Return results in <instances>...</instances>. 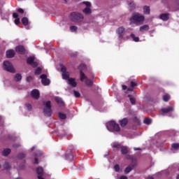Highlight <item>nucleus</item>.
I'll use <instances>...</instances> for the list:
<instances>
[{"mask_svg":"<svg viewBox=\"0 0 179 179\" xmlns=\"http://www.w3.org/2000/svg\"><path fill=\"white\" fill-rule=\"evenodd\" d=\"M69 19L71 22H75L76 23H81V22H83L85 17L82 13L73 12L70 14Z\"/></svg>","mask_w":179,"mask_h":179,"instance_id":"obj_1","label":"nucleus"},{"mask_svg":"<svg viewBox=\"0 0 179 179\" xmlns=\"http://www.w3.org/2000/svg\"><path fill=\"white\" fill-rule=\"evenodd\" d=\"M43 114L45 117H51L52 115V110L51 109V101H44Z\"/></svg>","mask_w":179,"mask_h":179,"instance_id":"obj_2","label":"nucleus"},{"mask_svg":"<svg viewBox=\"0 0 179 179\" xmlns=\"http://www.w3.org/2000/svg\"><path fill=\"white\" fill-rule=\"evenodd\" d=\"M108 125L107 126V129L109 131H115V132H120L121 131V127H120V124H118L115 121L111 120L108 122Z\"/></svg>","mask_w":179,"mask_h":179,"instance_id":"obj_3","label":"nucleus"},{"mask_svg":"<svg viewBox=\"0 0 179 179\" xmlns=\"http://www.w3.org/2000/svg\"><path fill=\"white\" fill-rule=\"evenodd\" d=\"M3 68L5 71H6L7 72H10V73H15L16 72L15 68L13 67V65L9 61L3 62Z\"/></svg>","mask_w":179,"mask_h":179,"instance_id":"obj_4","label":"nucleus"},{"mask_svg":"<svg viewBox=\"0 0 179 179\" xmlns=\"http://www.w3.org/2000/svg\"><path fill=\"white\" fill-rule=\"evenodd\" d=\"M143 20H145V17L139 14H136L130 18L131 23H141V22H143Z\"/></svg>","mask_w":179,"mask_h":179,"instance_id":"obj_5","label":"nucleus"},{"mask_svg":"<svg viewBox=\"0 0 179 179\" xmlns=\"http://www.w3.org/2000/svg\"><path fill=\"white\" fill-rule=\"evenodd\" d=\"M78 68L80 69V80L83 82V80H86L87 79V76H86V74L83 73V69H86V65L81 64Z\"/></svg>","mask_w":179,"mask_h":179,"instance_id":"obj_6","label":"nucleus"},{"mask_svg":"<svg viewBox=\"0 0 179 179\" xmlns=\"http://www.w3.org/2000/svg\"><path fill=\"white\" fill-rule=\"evenodd\" d=\"M40 78L41 79V83L43 85V86H48V85L51 83L50 79L47 78V75L42 74L41 75Z\"/></svg>","mask_w":179,"mask_h":179,"instance_id":"obj_7","label":"nucleus"},{"mask_svg":"<svg viewBox=\"0 0 179 179\" xmlns=\"http://www.w3.org/2000/svg\"><path fill=\"white\" fill-rule=\"evenodd\" d=\"M61 72H62V78L66 80H68L69 78V72L66 71V68L64 66H62Z\"/></svg>","mask_w":179,"mask_h":179,"instance_id":"obj_8","label":"nucleus"},{"mask_svg":"<svg viewBox=\"0 0 179 179\" xmlns=\"http://www.w3.org/2000/svg\"><path fill=\"white\" fill-rule=\"evenodd\" d=\"M119 38H124V34H125V28L124 27H119L116 31Z\"/></svg>","mask_w":179,"mask_h":179,"instance_id":"obj_9","label":"nucleus"},{"mask_svg":"<svg viewBox=\"0 0 179 179\" xmlns=\"http://www.w3.org/2000/svg\"><path fill=\"white\" fill-rule=\"evenodd\" d=\"M15 51L18 52V54H20L21 55H23L26 54V49L24 48V46L23 45H18L15 48Z\"/></svg>","mask_w":179,"mask_h":179,"instance_id":"obj_10","label":"nucleus"},{"mask_svg":"<svg viewBox=\"0 0 179 179\" xmlns=\"http://www.w3.org/2000/svg\"><path fill=\"white\" fill-rule=\"evenodd\" d=\"M31 96L35 100H38L40 99V92L38 90H33L31 92Z\"/></svg>","mask_w":179,"mask_h":179,"instance_id":"obj_11","label":"nucleus"},{"mask_svg":"<svg viewBox=\"0 0 179 179\" xmlns=\"http://www.w3.org/2000/svg\"><path fill=\"white\" fill-rule=\"evenodd\" d=\"M66 160H73V153L72 150H67L65 154Z\"/></svg>","mask_w":179,"mask_h":179,"instance_id":"obj_12","label":"nucleus"},{"mask_svg":"<svg viewBox=\"0 0 179 179\" xmlns=\"http://www.w3.org/2000/svg\"><path fill=\"white\" fill-rule=\"evenodd\" d=\"M159 19L163 22H167L170 19V13H162L159 15Z\"/></svg>","mask_w":179,"mask_h":179,"instance_id":"obj_13","label":"nucleus"},{"mask_svg":"<svg viewBox=\"0 0 179 179\" xmlns=\"http://www.w3.org/2000/svg\"><path fill=\"white\" fill-rule=\"evenodd\" d=\"M161 111L164 114H167L169 113H171V111H174V108L173 106H169L167 108H164L161 109Z\"/></svg>","mask_w":179,"mask_h":179,"instance_id":"obj_14","label":"nucleus"},{"mask_svg":"<svg viewBox=\"0 0 179 179\" xmlns=\"http://www.w3.org/2000/svg\"><path fill=\"white\" fill-rule=\"evenodd\" d=\"M55 100L56 103H57V104H59V106L60 107H64V106H65V102H64V100H62V98L56 96L55 98Z\"/></svg>","mask_w":179,"mask_h":179,"instance_id":"obj_15","label":"nucleus"},{"mask_svg":"<svg viewBox=\"0 0 179 179\" xmlns=\"http://www.w3.org/2000/svg\"><path fill=\"white\" fill-rule=\"evenodd\" d=\"M128 122H129V120H128V118L124 117L122 120H120V127H122V128L124 127H127V125L128 124Z\"/></svg>","mask_w":179,"mask_h":179,"instance_id":"obj_16","label":"nucleus"},{"mask_svg":"<svg viewBox=\"0 0 179 179\" xmlns=\"http://www.w3.org/2000/svg\"><path fill=\"white\" fill-rule=\"evenodd\" d=\"M6 57L7 58H13V57H15V50H7L6 52Z\"/></svg>","mask_w":179,"mask_h":179,"instance_id":"obj_17","label":"nucleus"},{"mask_svg":"<svg viewBox=\"0 0 179 179\" xmlns=\"http://www.w3.org/2000/svg\"><path fill=\"white\" fill-rule=\"evenodd\" d=\"M135 168V166L134 164L129 165L124 170L125 174H129V173H131L132 170Z\"/></svg>","mask_w":179,"mask_h":179,"instance_id":"obj_18","label":"nucleus"},{"mask_svg":"<svg viewBox=\"0 0 179 179\" xmlns=\"http://www.w3.org/2000/svg\"><path fill=\"white\" fill-rule=\"evenodd\" d=\"M68 81H69V84L73 87H76V86L78 85V83H76V81H75V78H69Z\"/></svg>","mask_w":179,"mask_h":179,"instance_id":"obj_19","label":"nucleus"},{"mask_svg":"<svg viewBox=\"0 0 179 179\" xmlns=\"http://www.w3.org/2000/svg\"><path fill=\"white\" fill-rule=\"evenodd\" d=\"M11 152H12V150H10V148H6L3 150L2 155L6 157L9 156V155H10Z\"/></svg>","mask_w":179,"mask_h":179,"instance_id":"obj_20","label":"nucleus"},{"mask_svg":"<svg viewBox=\"0 0 179 179\" xmlns=\"http://www.w3.org/2000/svg\"><path fill=\"white\" fill-rule=\"evenodd\" d=\"M144 15H150V7L145 6L143 8Z\"/></svg>","mask_w":179,"mask_h":179,"instance_id":"obj_21","label":"nucleus"},{"mask_svg":"<svg viewBox=\"0 0 179 179\" xmlns=\"http://www.w3.org/2000/svg\"><path fill=\"white\" fill-rule=\"evenodd\" d=\"M122 147V145L118 143H113L112 144V148L113 149H116V150H120V149H121Z\"/></svg>","mask_w":179,"mask_h":179,"instance_id":"obj_22","label":"nucleus"},{"mask_svg":"<svg viewBox=\"0 0 179 179\" xmlns=\"http://www.w3.org/2000/svg\"><path fill=\"white\" fill-rule=\"evenodd\" d=\"M120 149H121L122 155H127V153L129 152L128 147L122 145Z\"/></svg>","mask_w":179,"mask_h":179,"instance_id":"obj_23","label":"nucleus"},{"mask_svg":"<svg viewBox=\"0 0 179 179\" xmlns=\"http://www.w3.org/2000/svg\"><path fill=\"white\" fill-rule=\"evenodd\" d=\"M149 29V25L145 24L140 27V31H148Z\"/></svg>","mask_w":179,"mask_h":179,"instance_id":"obj_24","label":"nucleus"},{"mask_svg":"<svg viewBox=\"0 0 179 179\" xmlns=\"http://www.w3.org/2000/svg\"><path fill=\"white\" fill-rule=\"evenodd\" d=\"M21 22L24 26H27L29 24V18L24 17L22 18Z\"/></svg>","mask_w":179,"mask_h":179,"instance_id":"obj_25","label":"nucleus"},{"mask_svg":"<svg viewBox=\"0 0 179 179\" xmlns=\"http://www.w3.org/2000/svg\"><path fill=\"white\" fill-rule=\"evenodd\" d=\"M14 80L15 82H20V80H22V75L20 73L15 74L14 76Z\"/></svg>","mask_w":179,"mask_h":179,"instance_id":"obj_26","label":"nucleus"},{"mask_svg":"<svg viewBox=\"0 0 179 179\" xmlns=\"http://www.w3.org/2000/svg\"><path fill=\"white\" fill-rule=\"evenodd\" d=\"M83 12L85 15H90V13H92V9H90V7H87L84 10H83Z\"/></svg>","mask_w":179,"mask_h":179,"instance_id":"obj_27","label":"nucleus"},{"mask_svg":"<svg viewBox=\"0 0 179 179\" xmlns=\"http://www.w3.org/2000/svg\"><path fill=\"white\" fill-rule=\"evenodd\" d=\"M128 97L130 100V103L134 106L135 105V103H136V100L135 99V98L132 97V95L129 94Z\"/></svg>","mask_w":179,"mask_h":179,"instance_id":"obj_28","label":"nucleus"},{"mask_svg":"<svg viewBox=\"0 0 179 179\" xmlns=\"http://www.w3.org/2000/svg\"><path fill=\"white\" fill-rule=\"evenodd\" d=\"M143 122L146 125H150V124H152V120L150 119V117H147V118L144 119Z\"/></svg>","mask_w":179,"mask_h":179,"instance_id":"obj_29","label":"nucleus"},{"mask_svg":"<svg viewBox=\"0 0 179 179\" xmlns=\"http://www.w3.org/2000/svg\"><path fill=\"white\" fill-rule=\"evenodd\" d=\"M85 85H87V86H93V80L87 78L85 80Z\"/></svg>","mask_w":179,"mask_h":179,"instance_id":"obj_30","label":"nucleus"},{"mask_svg":"<svg viewBox=\"0 0 179 179\" xmlns=\"http://www.w3.org/2000/svg\"><path fill=\"white\" fill-rule=\"evenodd\" d=\"M41 72H43V69H41V67H38L36 70H35V75H40L41 73Z\"/></svg>","mask_w":179,"mask_h":179,"instance_id":"obj_31","label":"nucleus"},{"mask_svg":"<svg viewBox=\"0 0 179 179\" xmlns=\"http://www.w3.org/2000/svg\"><path fill=\"white\" fill-rule=\"evenodd\" d=\"M58 115H59V118H60V120H66V114L59 112Z\"/></svg>","mask_w":179,"mask_h":179,"instance_id":"obj_32","label":"nucleus"},{"mask_svg":"<svg viewBox=\"0 0 179 179\" xmlns=\"http://www.w3.org/2000/svg\"><path fill=\"white\" fill-rule=\"evenodd\" d=\"M130 36L136 43H138L139 41V37L135 36V34H130Z\"/></svg>","mask_w":179,"mask_h":179,"instance_id":"obj_33","label":"nucleus"},{"mask_svg":"<svg viewBox=\"0 0 179 179\" xmlns=\"http://www.w3.org/2000/svg\"><path fill=\"white\" fill-rule=\"evenodd\" d=\"M162 99L164 101L167 102L169 101V100H170V95L169 94H166L162 96Z\"/></svg>","mask_w":179,"mask_h":179,"instance_id":"obj_34","label":"nucleus"},{"mask_svg":"<svg viewBox=\"0 0 179 179\" xmlns=\"http://www.w3.org/2000/svg\"><path fill=\"white\" fill-rule=\"evenodd\" d=\"M34 61V57H28L27 59V63L29 64V65H31L32 64V62Z\"/></svg>","mask_w":179,"mask_h":179,"instance_id":"obj_35","label":"nucleus"},{"mask_svg":"<svg viewBox=\"0 0 179 179\" xmlns=\"http://www.w3.org/2000/svg\"><path fill=\"white\" fill-rule=\"evenodd\" d=\"M70 30L72 33L78 30V27L73 25L70 27Z\"/></svg>","mask_w":179,"mask_h":179,"instance_id":"obj_36","label":"nucleus"},{"mask_svg":"<svg viewBox=\"0 0 179 179\" xmlns=\"http://www.w3.org/2000/svg\"><path fill=\"white\" fill-rule=\"evenodd\" d=\"M172 148H173V149H176V150H178L179 143H173L172 144Z\"/></svg>","mask_w":179,"mask_h":179,"instance_id":"obj_37","label":"nucleus"},{"mask_svg":"<svg viewBox=\"0 0 179 179\" xmlns=\"http://www.w3.org/2000/svg\"><path fill=\"white\" fill-rule=\"evenodd\" d=\"M4 169L5 170L8 171V170H10V165L9 164V163L6 162L4 164Z\"/></svg>","mask_w":179,"mask_h":179,"instance_id":"obj_38","label":"nucleus"},{"mask_svg":"<svg viewBox=\"0 0 179 179\" xmlns=\"http://www.w3.org/2000/svg\"><path fill=\"white\" fill-rule=\"evenodd\" d=\"M17 157H18V159H24L26 157V155L21 152V153L18 154Z\"/></svg>","mask_w":179,"mask_h":179,"instance_id":"obj_39","label":"nucleus"},{"mask_svg":"<svg viewBox=\"0 0 179 179\" xmlns=\"http://www.w3.org/2000/svg\"><path fill=\"white\" fill-rule=\"evenodd\" d=\"M83 3L87 6V8H90L92 6V3L89 1H83Z\"/></svg>","mask_w":179,"mask_h":179,"instance_id":"obj_40","label":"nucleus"},{"mask_svg":"<svg viewBox=\"0 0 179 179\" xmlns=\"http://www.w3.org/2000/svg\"><path fill=\"white\" fill-rule=\"evenodd\" d=\"M31 66H32V68H37V66H38V63L34 61L31 64Z\"/></svg>","mask_w":179,"mask_h":179,"instance_id":"obj_41","label":"nucleus"},{"mask_svg":"<svg viewBox=\"0 0 179 179\" xmlns=\"http://www.w3.org/2000/svg\"><path fill=\"white\" fill-rule=\"evenodd\" d=\"M25 106L27 107L28 111H31V108H32L31 104H30V103H26V104H25Z\"/></svg>","mask_w":179,"mask_h":179,"instance_id":"obj_42","label":"nucleus"},{"mask_svg":"<svg viewBox=\"0 0 179 179\" xmlns=\"http://www.w3.org/2000/svg\"><path fill=\"white\" fill-rule=\"evenodd\" d=\"M73 93H74L75 97H77V98L80 97V93H79V92L74 90Z\"/></svg>","mask_w":179,"mask_h":179,"instance_id":"obj_43","label":"nucleus"},{"mask_svg":"<svg viewBox=\"0 0 179 179\" xmlns=\"http://www.w3.org/2000/svg\"><path fill=\"white\" fill-rule=\"evenodd\" d=\"M130 86H131V87H135L138 86V84L134 81H131Z\"/></svg>","mask_w":179,"mask_h":179,"instance_id":"obj_44","label":"nucleus"},{"mask_svg":"<svg viewBox=\"0 0 179 179\" xmlns=\"http://www.w3.org/2000/svg\"><path fill=\"white\" fill-rule=\"evenodd\" d=\"M114 169H115V171L118 173V171H120V165L118 164H116L114 166Z\"/></svg>","mask_w":179,"mask_h":179,"instance_id":"obj_45","label":"nucleus"},{"mask_svg":"<svg viewBox=\"0 0 179 179\" xmlns=\"http://www.w3.org/2000/svg\"><path fill=\"white\" fill-rule=\"evenodd\" d=\"M13 17H14V19H19V14H17V13H13Z\"/></svg>","mask_w":179,"mask_h":179,"instance_id":"obj_46","label":"nucleus"},{"mask_svg":"<svg viewBox=\"0 0 179 179\" xmlns=\"http://www.w3.org/2000/svg\"><path fill=\"white\" fill-rule=\"evenodd\" d=\"M13 148L14 149H17L18 148H20V144L15 143L13 145Z\"/></svg>","mask_w":179,"mask_h":179,"instance_id":"obj_47","label":"nucleus"},{"mask_svg":"<svg viewBox=\"0 0 179 179\" xmlns=\"http://www.w3.org/2000/svg\"><path fill=\"white\" fill-rule=\"evenodd\" d=\"M14 23L15 24H19V23H20V18H15V21H14Z\"/></svg>","mask_w":179,"mask_h":179,"instance_id":"obj_48","label":"nucleus"},{"mask_svg":"<svg viewBox=\"0 0 179 179\" xmlns=\"http://www.w3.org/2000/svg\"><path fill=\"white\" fill-rule=\"evenodd\" d=\"M17 12H18L19 13H22V14L24 13V10H23V8H18L17 10Z\"/></svg>","mask_w":179,"mask_h":179,"instance_id":"obj_49","label":"nucleus"},{"mask_svg":"<svg viewBox=\"0 0 179 179\" xmlns=\"http://www.w3.org/2000/svg\"><path fill=\"white\" fill-rule=\"evenodd\" d=\"M31 80H33V77L31 76L27 77V82H31Z\"/></svg>","mask_w":179,"mask_h":179,"instance_id":"obj_50","label":"nucleus"},{"mask_svg":"<svg viewBox=\"0 0 179 179\" xmlns=\"http://www.w3.org/2000/svg\"><path fill=\"white\" fill-rule=\"evenodd\" d=\"M35 164H38V159L36 158L34 161Z\"/></svg>","mask_w":179,"mask_h":179,"instance_id":"obj_51","label":"nucleus"},{"mask_svg":"<svg viewBox=\"0 0 179 179\" xmlns=\"http://www.w3.org/2000/svg\"><path fill=\"white\" fill-rule=\"evenodd\" d=\"M120 179H128V178L125 176H121Z\"/></svg>","mask_w":179,"mask_h":179,"instance_id":"obj_52","label":"nucleus"},{"mask_svg":"<svg viewBox=\"0 0 179 179\" xmlns=\"http://www.w3.org/2000/svg\"><path fill=\"white\" fill-rule=\"evenodd\" d=\"M127 85H122V90H127Z\"/></svg>","mask_w":179,"mask_h":179,"instance_id":"obj_53","label":"nucleus"},{"mask_svg":"<svg viewBox=\"0 0 179 179\" xmlns=\"http://www.w3.org/2000/svg\"><path fill=\"white\" fill-rule=\"evenodd\" d=\"M129 6H131L132 8H134V3H129Z\"/></svg>","mask_w":179,"mask_h":179,"instance_id":"obj_54","label":"nucleus"},{"mask_svg":"<svg viewBox=\"0 0 179 179\" xmlns=\"http://www.w3.org/2000/svg\"><path fill=\"white\" fill-rule=\"evenodd\" d=\"M134 150H141V148H134Z\"/></svg>","mask_w":179,"mask_h":179,"instance_id":"obj_55","label":"nucleus"},{"mask_svg":"<svg viewBox=\"0 0 179 179\" xmlns=\"http://www.w3.org/2000/svg\"><path fill=\"white\" fill-rule=\"evenodd\" d=\"M177 179H179V174L177 176Z\"/></svg>","mask_w":179,"mask_h":179,"instance_id":"obj_56","label":"nucleus"},{"mask_svg":"<svg viewBox=\"0 0 179 179\" xmlns=\"http://www.w3.org/2000/svg\"><path fill=\"white\" fill-rule=\"evenodd\" d=\"M65 1V2H68V0H64Z\"/></svg>","mask_w":179,"mask_h":179,"instance_id":"obj_57","label":"nucleus"},{"mask_svg":"<svg viewBox=\"0 0 179 179\" xmlns=\"http://www.w3.org/2000/svg\"><path fill=\"white\" fill-rule=\"evenodd\" d=\"M129 90H130L131 92H132V90H131V89H129Z\"/></svg>","mask_w":179,"mask_h":179,"instance_id":"obj_58","label":"nucleus"},{"mask_svg":"<svg viewBox=\"0 0 179 179\" xmlns=\"http://www.w3.org/2000/svg\"><path fill=\"white\" fill-rule=\"evenodd\" d=\"M8 138L10 139V136H8Z\"/></svg>","mask_w":179,"mask_h":179,"instance_id":"obj_59","label":"nucleus"},{"mask_svg":"<svg viewBox=\"0 0 179 179\" xmlns=\"http://www.w3.org/2000/svg\"><path fill=\"white\" fill-rule=\"evenodd\" d=\"M31 149H32V150H33L34 149V148H32Z\"/></svg>","mask_w":179,"mask_h":179,"instance_id":"obj_60","label":"nucleus"},{"mask_svg":"<svg viewBox=\"0 0 179 179\" xmlns=\"http://www.w3.org/2000/svg\"><path fill=\"white\" fill-rule=\"evenodd\" d=\"M75 1H80V0H75Z\"/></svg>","mask_w":179,"mask_h":179,"instance_id":"obj_61","label":"nucleus"},{"mask_svg":"<svg viewBox=\"0 0 179 179\" xmlns=\"http://www.w3.org/2000/svg\"><path fill=\"white\" fill-rule=\"evenodd\" d=\"M0 169H1V165H0Z\"/></svg>","mask_w":179,"mask_h":179,"instance_id":"obj_62","label":"nucleus"}]
</instances>
